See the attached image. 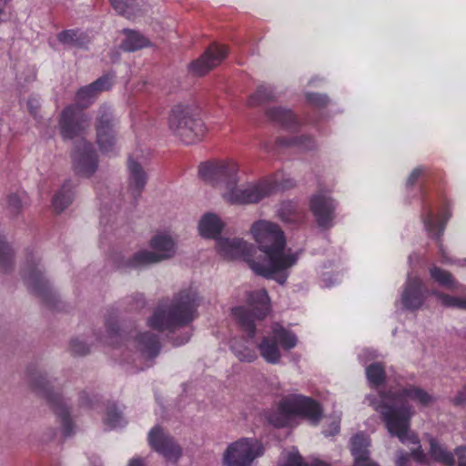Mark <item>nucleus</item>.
<instances>
[{
	"instance_id": "f3484780",
	"label": "nucleus",
	"mask_w": 466,
	"mask_h": 466,
	"mask_svg": "<svg viewBox=\"0 0 466 466\" xmlns=\"http://www.w3.org/2000/svg\"><path fill=\"white\" fill-rule=\"evenodd\" d=\"M23 278L27 287L32 291L41 296L45 300L48 301L49 296H53L48 282L43 277L37 258L34 257L26 261L23 270Z\"/></svg>"
},
{
	"instance_id": "37998d69",
	"label": "nucleus",
	"mask_w": 466,
	"mask_h": 466,
	"mask_svg": "<svg viewBox=\"0 0 466 466\" xmlns=\"http://www.w3.org/2000/svg\"><path fill=\"white\" fill-rule=\"evenodd\" d=\"M31 380L33 387L39 392H43V394H45L46 398L49 399V389L47 388V385H49L50 381L46 379V377L39 375L37 377H32Z\"/></svg>"
},
{
	"instance_id": "c9c22d12",
	"label": "nucleus",
	"mask_w": 466,
	"mask_h": 466,
	"mask_svg": "<svg viewBox=\"0 0 466 466\" xmlns=\"http://www.w3.org/2000/svg\"><path fill=\"white\" fill-rule=\"evenodd\" d=\"M104 422L109 429H116L126 424L125 419L116 406L107 409Z\"/></svg>"
},
{
	"instance_id": "393cba45",
	"label": "nucleus",
	"mask_w": 466,
	"mask_h": 466,
	"mask_svg": "<svg viewBox=\"0 0 466 466\" xmlns=\"http://www.w3.org/2000/svg\"><path fill=\"white\" fill-rule=\"evenodd\" d=\"M29 205V198L25 191L12 192L6 196V209L15 217Z\"/></svg>"
},
{
	"instance_id": "603ef678",
	"label": "nucleus",
	"mask_w": 466,
	"mask_h": 466,
	"mask_svg": "<svg viewBox=\"0 0 466 466\" xmlns=\"http://www.w3.org/2000/svg\"><path fill=\"white\" fill-rule=\"evenodd\" d=\"M38 106H39V103H38V100L36 98H30L27 101V106H28V109H29V111H30V113L32 115H35L36 114V110L38 108Z\"/></svg>"
},
{
	"instance_id": "58836bf2",
	"label": "nucleus",
	"mask_w": 466,
	"mask_h": 466,
	"mask_svg": "<svg viewBox=\"0 0 466 466\" xmlns=\"http://www.w3.org/2000/svg\"><path fill=\"white\" fill-rule=\"evenodd\" d=\"M57 39L64 45L76 46L81 44V35L76 30H65L57 35Z\"/></svg>"
},
{
	"instance_id": "9b49d317",
	"label": "nucleus",
	"mask_w": 466,
	"mask_h": 466,
	"mask_svg": "<svg viewBox=\"0 0 466 466\" xmlns=\"http://www.w3.org/2000/svg\"><path fill=\"white\" fill-rule=\"evenodd\" d=\"M263 453L264 447L258 439L241 438L227 447L223 463L226 466H250Z\"/></svg>"
},
{
	"instance_id": "a19ab883",
	"label": "nucleus",
	"mask_w": 466,
	"mask_h": 466,
	"mask_svg": "<svg viewBox=\"0 0 466 466\" xmlns=\"http://www.w3.org/2000/svg\"><path fill=\"white\" fill-rule=\"evenodd\" d=\"M272 97L273 96L271 91H269L267 87L261 86L254 95L250 96L248 104L250 106H255L267 100H270Z\"/></svg>"
},
{
	"instance_id": "20e7f679",
	"label": "nucleus",
	"mask_w": 466,
	"mask_h": 466,
	"mask_svg": "<svg viewBox=\"0 0 466 466\" xmlns=\"http://www.w3.org/2000/svg\"><path fill=\"white\" fill-rule=\"evenodd\" d=\"M198 305L196 290H183L171 305H159L154 310L147 321L148 326L158 331H173L192 321Z\"/></svg>"
},
{
	"instance_id": "f704fd0d",
	"label": "nucleus",
	"mask_w": 466,
	"mask_h": 466,
	"mask_svg": "<svg viewBox=\"0 0 466 466\" xmlns=\"http://www.w3.org/2000/svg\"><path fill=\"white\" fill-rule=\"evenodd\" d=\"M405 444H412L413 448L410 449V454L405 453L403 451H400L397 456L396 463L398 466H407L410 456H411L416 461L422 462L425 460V454L421 451L420 444L419 443L420 448H418L417 444H414L410 441H406Z\"/></svg>"
},
{
	"instance_id": "9d476101",
	"label": "nucleus",
	"mask_w": 466,
	"mask_h": 466,
	"mask_svg": "<svg viewBox=\"0 0 466 466\" xmlns=\"http://www.w3.org/2000/svg\"><path fill=\"white\" fill-rule=\"evenodd\" d=\"M248 306L252 313L244 307L232 309L233 318L247 331L250 338L255 335V319H261L270 309L269 298L265 289L252 291L248 295Z\"/></svg>"
},
{
	"instance_id": "2eb2a0df",
	"label": "nucleus",
	"mask_w": 466,
	"mask_h": 466,
	"mask_svg": "<svg viewBox=\"0 0 466 466\" xmlns=\"http://www.w3.org/2000/svg\"><path fill=\"white\" fill-rule=\"evenodd\" d=\"M228 55L225 46L213 44L206 52L189 66V71L198 76L208 74L210 70L221 64Z\"/></svg>"
},
{
	"instance_id": "bb28decb",
	"label": "nucleus",
	"mask_w": 466,
	"mask_h": 466,
	"mask_svg": "<svg viewBox=\"0 0 466 466\" xmlns=\"http://www.w3.org/2000/svg\"><path fill=\"white\" fill-rule=\"evenodd\" d=\"M430 275L434 281L448 289L456 290L461 287L450 272L436 266L430 268Z\"/></svg>"
},
{
	"instance_id": "6ab92c4d",
	"label": "nucleus",
	"mask_w": 466,
	"mask_h": 466,
	"mask_svg": "<svg viewBox=\"0 0 466 466\" xmlns=\"http://www.w3.org/2000/svg\"><path fill=\"white\" fill-rule=\"evenodd\" d=\"M428 293L429 291L424 289L422 280L417 276L409 274L401 295L403 307L408 309L420 308Z\"/></svg>"
},
{
	"instance_id": "09e8293b",
	"label": "nucleus",
	"mask_w": 466,
	"mask_h": 466,
	"mask_svg": "<svg viewBox=\"0 0 466 466\" xmlns=\"http://www.w3.org/2000/svg\"><path fill=\"white\" fill-rule=\"evenodd\" d=\"M455 455L458 457V466H466V446L456 448Z\"/></svg>"
},
{
	"instance_id": "cd10ccee",
	"label": "nucleus",
	"mask_w": 466,
	"mask_h": 466,
	"mask_svg": "<svg viewBox=\"0 0 466 466\" xmlns=\"http://www.w3.org/2000/svg\"><path fill=\"white\" fill-rule=\"evenodd\" d=\"M450 218V214L445 213L441 217H435L432 214H428L424 218L423 222L426 230L433 237H439L444 230L445 223Z\"/></svg>"
},
{
	"instance_id": "f8f14e48",
	"label": "nucleus",
	"mask_w": 466,
	"mask_h": 466,
	"mask_svg": "<svg viewBox=\"0 0 466 466\" xmlns=\"http://www.w3.org/2000/svg\"><path fill=\"white\" fill-rule=\"evenodd\" d=\"M277 342L280 344L282 349L289 350L297 345L298 339L290 330L284 329L279 324H275L272 329V337H265L258 346L261 357L268 363L276 364L280 360V350Z\"/></svg>"
},
{
	"instance_id": "423d86ee",
	"label": "nucleus",
	"mask_w": 466,
	"mask_h": 466,
	"mask_svg": "<svg viewBox=\"0 0 466 466\" xmlns=\"http://www.w3.org/2000/svg\"><path fill=\"white\" fill-rule=\"evenodd\" d=\"M322 410L318 402L312 399L293 394L281 400L278 408V413L271 414L268 420L275 427L289 425L292 416H301L317 423L321 417Z\"/></svg>"
},
{
	"instance_id": "6e6d98bb",
	"label": "nucleus",
	"mask_w": 466,
	"mask_h": 466,
	"mask_svg": "<svg viewBox=\"0 0 466 466\" xmlns=\"http://www.w3.org/2000/svg\"><path fill=\"white\" fill-rule=\"evenodd\" d=\"M188 339H189V336H187L183 340H181L179 342H177L176 344L177 345H181V344L187 342Z\"/></svg>"
},
{
	"instance_id": "ea45409f",
	"label": "nucleus",
	"mask_w": 466,
	"mask_h": 466,
	"mask_svg": "<svg viewBox=\"0 0 466 466\" xmlns=\"http://www.w3.org/2000/svg\"><path fill=\"white\" fill-rule=\"evenodd\" d=\"M432 295L436 296L439 301L448 307H456L466 309V299H461L456 297L445 295L440 292H431Z\"/></svg>"
},
{
	"instance_id": "f03ea898",
	"label": "nucleus",
	"mask_w": 466,
	"mask_h": 466,
	"mask_svg": "<svg viewBox=\"0 0 466 466\" xmlns=\"http://www.w3.org/2000/svg\"><path fill=\"white\" fill-rule=\"evenodd\" d=\"M250 233L258 249L265 255L262 260L250 263L258 275L284 284L289 269L296 265L299 254L286 248V238L279 226L268 220H258L250 227Z\"/></svg>"
},
{
	"instance_id": "7c9ffc66",
	"label": "nucleus",
	"mask_w": 466,
	"mask_h": 466,
	"mask_svg": "<svg viewBox=\"0 0 466 466\" xmlns=\"http://www.w3.org/2000/svg\"><path fill=\"white\" fill-rule=\"evenodd\" d=\"M282 462L279 466H329L323 461H315L311 464L303 463L302 458L296 450H291L282 453Z\"/></svg>"
},
{
	"instance_id": "412c9836",
	"label": "nucleus",
	"mask_w": 466,
	"mask_h": 466,
	"mask_svg": "<svg viewBox=\"0 0 466 466\" xmlns=\"http://www.w3.org/2000/svg\"><path fill=\"white\" fill-rule=\"evenodd\" d=\"M128 190L137 198L147 182V175L141 164L132 157L128 159Z\"/></svg>"
},
{
	"instance_id": "a878e982",
	"label": "nucleus",
	"mask_w": 466,
	"mask_h": 466,
	"mask_svg": "<svg viewBox=\"0 0 466 466\" xmlns=\"http://www.w3.org/2000/svg\"><path fill=\"white\" fill-rule=\"evenodd\" d=\"M125 34L126 38L122 43V47L126 51L133 52L150 45L149 40L138 32L125 30Z\"/></svg>"
},
{
	"instance_id": "a18cd8bd",
	"label": "nucleus",
	"mask_w": 466,
	"mask_h": 466,
	"mask_svg": "<svg viewBox=\"0 0 466 466\" xmlns=\"http://www.w3.org/2000/svg\"><path fill=\"white\" fill-rule=\"evenodd\" d=\"M70 349L76 355H85L89 351L88 346L80 339H73L70 344Z\"/></svg>"
},
{
	"instance_id": "8fccbe9b",
	"label": "nucleus",
	"mask_w": 466,
	"mask_h": 466,
	"mask_svg": "<svg viewBox=\"0 0 466 466\" xmlns=\"http://www.w3.org/2000/svg\"><path fill=\"white\" fill-rule=\"evenodd\" d=\"M10 0H0V24L5 21L8 17V4Z\"/></svg>"
},
{
	"instance_id": "c03bdc74",
	"label": "nucleus",
	"mask_w": 466,
	"mask_h": 466,
	"mask_svg": "<svg viewBox=\"0 0 466 466\" xmlns=\"http://www.w3.org/2000/svg\"><path fill=\"white\" fill-rule=\"evenodd\" d=\"M56 412L61 417L63 430L66 435L71 433V421L68 418L67 410L64 409L63 406L57 405L56 407Z\"/></svg>"
},
{
	"instance_id": "ddd939ff",
	"label": "nucleus",
	"mask_w": 466,
	"mask_h": 466,
	"mask_svg": "<svg viewBox=\"0 0 466 466\" xmlns=\"http://www.w3.org/2000/svg\"><path fill=\"white\" fill-rule=\"evenodd\" d=\"M216 249L226 259L243 258L249 266L251 262H256L252 258L254 247L241 238H219L216 241Z\"/></svg>"
},
{
	"instance_id": "c756f323",
	"label": "nucleus",
	"mask_w": 466,
	"mask_h": 466,
	"mask_svg": "<svg viewBox=\"0 0 466 466\" xmlns=\"http://www.w3.org/2000/svg\"><path fill=\"white\" fill-rule=\"evenodd\" d=\"M431 457L445 465H453L454 456L451 452L448 451L442 445L439 444L435 439L430 440Z\"/></svg>"
},
{
	"instance_id": "39448f33",
	"label": "nucleus",
	"mask_w": 466,
	"mask_h": 466,
	"mask_svg": "<svg viewBox=\"0 0 466 466\" xmlns=\"http://www.w3.org/2000/svg\"><path fill=\"white\" fill-rule=\"evenodd\" d=\"M168 128L185 144L199 141L207 132L199 109L190 103H178L171 108Z\"/></svg>"
},
{
	"instance_id": "aec40b11",
	"label": "nucleus",
	"mask_w": 466,
	"mask_h": 466,
	"mask_svg": "<svg viewBox=\"0 0 466 466\" xmlns=\"http://www.w3.org/2000/svg\"><path fill=\"white\" fill-rule=\"evenodd\" d=\"M111 86V77L104 76L92 84L80 88L76 93V103L81 106H86L95 100L99 92L109 89Z\"/></svg>"
},
{
	"instance_id": "a211bd4d",
	"label": "nucleus",
	"mask_w": 466,
	"mask_h": 466,
	"mask_svg": "<svg viewBox=\"0 0 466 466\" xmlns=\"http://www.w3.org/2000/svg\"><path fill=\"white\" fill-rule=\"evenodd\" d=\"M96 141L103 152L113 151L116 146L115 129L110 108L103 107L96 123Z\"/></svg>"
},
{
	"instance_id": "2f4dec72",
	"label": "nucleus",
	"mask_w": 466,
	"mask_h": 466,
	"mask_svg": "<svg viewBox=\"0 0 466 466\" xmlns=\"http://www.w3.org/2000/svg\"><path fill=\"white\" fill-rule=\"evenodd\" d=\"M73 199L71 187L68 184H65L61 190L56 194L53 198V207L56 212H62L66 207L70 205Z\"/></svg>"
},
{
	"instance_id": "864d4df0",
	"label": "nucleus",
	"mask_w": 466,
	"mask_h": 466,
	"mask_svg": "<svg viewBox=\"0 0 466 466\" xmlns=\"http://www.w3.org/2000/svg\"><path fill=\"white\" fill-rule=\"evenodd\" d=\"M339 420L333 421L332 422V430L330 431H325V434L331 435V434L337 433L339 431Z\"/></svg>"
},
{
	"instance_id": "7ed1b4c3",
	"label": "nucleus",
	"mask_w": 466,
	"mask_h": 466,
	"mask_svg": "<svg viewBox=\"0 0 466 466\" xmlns=\"http://www.w3.org/2000/svg\"><path fill=\"white\" fill-rule=\"evenodd\" d=\"M89 126L86 115L75 106L66 107L61 113L60 133L66 140H77L73 152L74 167L84 177L91 176L97 167L96 154L91 144L84 139Z\"/></svg>"
},
{
	"instance_id": "4468645a",
	"label": "nucleus",
	"mask_w": 466,
	"mask_h": 466,
	"mask_svg": "<svg viewBox=\"0 0 466 466\" xmlns=\"http://www.w3.org/2000/svg\"><path fill=\"white\" fill-rule=\"evenodd\" d=\"M148 441L167 461H177L182 454L180 446L158 426L149 431Z\"/></svg>"
},
{
	"instance_id": "de8ad7c7",
	"label": "nucleus",
	"mask_w": 466,
	"mask_h": 466,
	"mask_svg": "<svg viewBox=\"0 0 466 466\" xmlns=\"http://www.w3.org/2000/svg\"><path fill=\"white\" fill-rule=\"evenodd\" d=\"M423 172L424 169L421 167L414 168L407 179V185L413 186L417 179L423 174Z\"/></svg>"
},
{
	"instance_id": "5701e85b",
	"label": "nucleus",
	"mask_w": 466,
	"mask_h": 466,
	"mask_svg": "<svg viewBox=\"0 0 466 466\" xmlns=\"http://www.w3.org/2000/svg\"><path fill=\"white\" fill-rule=\"evenodd\" d=\"M224 226V222L217 214L208 212L200 218L198 224V231L202 238L217 241Z\"/></svg>"
},
{
	"instance_id": "dca6fc26",
	"label": "nucleus",
	"mask_w": 466,
	"mask_h": 466,
	"mask_svg": "<svg viewBox=\"0 0 466 466\" xmlns=\"http://www.w3.org/2000/svg\"><path fill=\"white\" fill-rule=\"evenodd\" d=\"M309 208L319 227L328 228L331 226L335 217L336 203L328 193L319 191L312 195L309 200Z\"/></svg>"
},
{
	"instance_id": "5fc2aeb1",
	"label": "nucleus",
	"mask_w": 466,
	"mask_h": 466,
	"mask_svg": "<svg viewBox=\"0 0 466 466\" xmlns=\"http://www.w3.org/2000/svg\"><path fill=\"white\" fill-rule=\"evenodd\" d=\"M127 466H145L143 461L139 458H133L129 461Z\"/></svg>"
},
{
	"instance_id": "49530a36",
	"label": "nucleus",
	"mask_w": 466,
	"mask_h": 466,
	"mask_svg": "<svg viewBox=\"0 0 466 466\" xmlns=\"http://www.w3.org/2000/svg\"><path fill=\"white\" fill-rule=\"evenodd\" d=\"M307 99L310 104L317 106H322L328 103V97L319 94H309Z\"/></svg>"
},
{
	"instance_id": "4d7b16f0",
	"label": "nucleus",
	"mask_w": 466,
	"mask_h": 466,
	"mask_svg": "<svg viewBox=\"0 0 466 466\" xmlns=\"http://www.w3.org/2000/svg\"><path fill=\"white\" fill-rule=\"evenodd\" d=\"M464 261L466 262V259Z\"/></svg>"
},
{
	"instance_id": "f257e3e1",
	"label": "nucleus",
	"mask_w": 466,
	"mask_h": 466,
	"mask_svg": "<svg viewBox=\"0 0 466 466\" xmlns=\"http://www.w3.org/2000/svg\"><path fill=\"white\" fill-rule=\"evenodd\" d=\"M367 399L380 415L390 435L397 437L402 443L410 441L419 445L418 437L410 431L414 410L409 400L426 407L434 401L433 396L420 387L410 385L395 392L380 391L377 397L369 396Z\"/></svg>"
},
{
	"instance_id": "72a5a7b5",
	"label": "nucleus",
	"mask_w": 466,
	"mask_h": 466,
	"mask_svg": "<svg viewBox=\"0 0 466 466\" xmlns=\"http://www.w3.org/2000/svg\"><path fill=\"white\" fill-rule=\"evenodd\" d=\"M366 375L369 383L372 387H378L384 381L385 370L381 364L373 363L366 368Z\"/></svg>"
},
{
	"instance_id": "b1692460",
	"label": "nucleus",
	"mask_w": 466,
	"mask_h": 466,
	"mask_svg": "<svg viewBox=\"0 0 466 466\" xmlns=\"http://www.w3.org/2000/svg\"><path fill=\"white\" fill-rule=\"evenodd\" d=\"M136 347L146 358H154L159 352V342L156 336L149 333L142 334L137 340Z\"/></svg>"
},
{
	"instance_id": "0eeeda50",
	"label": "nucleus",
	"mask_w": 466,
	"mask_h": 466,
	"mask_svg": "<svg viewBox=\"0 0 466 466\" xmlns=\"http://www.w3.org/2000/svg\"><path fill=\"white\" fill-rule=\"evenodd\" d=\"M238 166L233 160H219L201 163L198 167L200 178L218 188L221 195L234 190L238 184Z\"/></svg>"
},
{
	"instance_id": "473e14b6",
	"label": "nucleus",
	"mask_w": 466,
	"mask_h": 466,
	"mask_svg": "<svg viewBox=\"0 0 466 466\" xmlns=\"http://www.w3.org/2000/svg\"><path fill=\"white\" fill-rule=\"evenodd\" d=\"M113 8L120 15L132 18L135 16L137 8V0H110Z\"/></svg>"
},
{
	"instance_id": "4be33fe9",
	"label": "nucleus",
	"mask_w": 466,
	"mask_h": 466,
	"mask_svg": "<svg viewBox=\"0 0 466 466\" xmlns=\"http://www.w3.org/2000/svg\"><path fill=\"white\" fill-rule=\"evenodd\" d=\"M351 453L355 459L354 466H378L369 457L368 448L370 444L369 436L358 433L351 439Z\"/></svg>"
},
{
	"instance_id": "1a4fd4ad",
	"label": "nucleus",
	"mask_w": 466,
	"mask_h": 466,
	"mask_svg": "<svg viewBox=\"0 0 466 466\" xmlns=\"http://www.w3.org/2000/svg\"><path fill=\"white\" fill-rule=\"evenodd\" d=\"M294 181L289 179L287 184L279 185L277 182L265 179L256 183H250L234 190L225 191L223 198L231 204H253L275 194L279 187L287 188L294 186Z\"/></svg>"
},
{
	"instance_id": "e433bc0d",
	"label": "nucleus",
	"mask_w": 466,
	"mask_h": 466,
	"mask_svg": "<svg viewBox=\"0 0 466 466\" xmlns=\"http://www.w3.org/2000/svg\"><path fill=\"white\" fill-rule=\"evenodd\" d=\"M268 116L282 125L289 126L294 121V116L289 109L282 107H274L268 110Z\"/></svg>"
},
{
	"instance_id": "4c0bfd02",
	"label": "nucleus",
	"mask_w": 466,
	"mask_h": 466,
	"mask_svg": "<svg viewBox=\"0 0 466 466\" xmlns=\"http://www.w3.org/2000/svg\"><path fill=\"white\" fill-rule=\"evenodd\" d=\"M13 263V253L8 244L0 236V269L6 271Z\"/></svg>"
},
{
	"instance_id": "c85d7f7f",
	"label": "nucleus",
	"mask_w": 466,
	"mask_h": 466,
	"mask_svg": "<svg viewBox=\"0 0 466 466\" xmlns=\"http://www.w3.org/2000/svg\"><path fill=\"white\" fill-rule=\"evenodd\" d=\"M231 350L240 361L252 362L257 359L256 351L248 347L246 341L242 339L233 340Z\"/></svg>"
},
{
	"instance_id": "6e6552de",
	"label": "nucleus",
	"mask_w": 466,
	"mask_h": 466,
	"mask_svg": "<svg viewBox=\"0 0 466 466\" xmlns=\"http://www.w3.org/2000/svg\"><path fill=\"white\" fill-rule=\"evenodd\" d=\"M151 250L142 249L127 262L129 268H139L172 258L176 253L173 238L165 232L156 234L150 240Z\"/></svg>"
},
{
	"instance_id": "79ce46f5",
	"label": "nucleus",
	"mask_w": 466,
	"mask_h": 466,
	"mask_svg": "<svg viewBox=\"0 0 466 466\" xmlns=\"http://www.w3.org/2000/svg\"><path fill=\"white\" fill-rule=\"evenodd\" d=\"M296 207L291 202L282 203L279 209V216L282 220L286 222H291L293 220L292 216L295 214Z\"/></svg>"
},
{
	"instance_id": "3c124183",
	"label": "nucleus",
	"mask_w": 466,
	"mask_h": 466,
	"mask_svg": "<svg viewBox=\"0 0 466 466\" xmlns=\"http://www.w3.org/2000/svg\"><path fill=\"white\" fill-rule=\"evenodd\" d=\"M454 402L457 405H465L466 404V386L458 393L456 396Z\"/></svg>"
}]
</instances>
